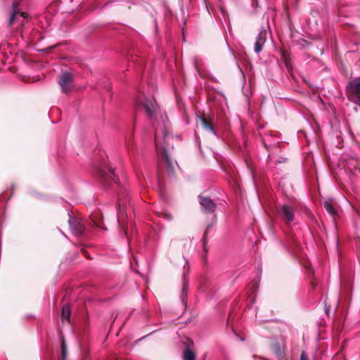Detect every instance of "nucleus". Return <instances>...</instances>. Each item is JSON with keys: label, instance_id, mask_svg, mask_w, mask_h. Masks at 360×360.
I'll return each mask as SVG.
<instances>
[{"label": "nucleus", "instance_id": "nucleus-1", "mask_svg": "<svg viewBox=\"0 0 360 360\" xmlns=\"http://www.w3.org/2000/svg\"><path fill=\"white\" fill-rule=\"evenodd\" d=\"M136 105L143 107L148 119L153 123L158 121V117L162 119V124L167 128L169 124L166 113L162 112L159 105L154 98H147L144 94L139 96L136 99Z\"/></svg>", "mask_w": 360, "mask_h": 360}, {"label": "nucleus", "instance_id": "nucleus-2", "mask_svg": "<svg viewBox=\"0 0 360 360\" xmlns=\"http://www.w3.org/2000/svg\"><path fill=\"white\" fill-rule=\"evenodd\" d=\"M129 202L128 193L125 191L120 194L117 199V223L120 229H122L125 236L128 238L127 228L126 221L127 214V202Z\"/></svg>", "mask_w": 360, "mask_h": 360}, {"label": "nucleus", "instance_id": "nucleus-3", "mask_svg": "<svg viewBox=\"0 0 360 360\" xmlns=\"http://www.w3.org/2000/svg\"><path fill=\"white\" fill-rule=\"evenodd\" d=\"M348 99L360 107V78L351 81L347 87Z\"/></svg>", "mask_w": 360, "mask_h": 360}, {"label": "nucleus", "instance_id": "nucleus-4", "mask_svg": "<svg viewBox=\"0 0 360 360\" xmlns=\"http://www.w3.org/2000/svg\"><path fill=\"white\" fill-rule=\"evenodd\" d=\"M97 174L98 177L103 182L108 184L110 181L117 182V178L115 176L112 167L108 166L105 162L102 163L97 169Z\"/></svg>", "mask_w": 360, "mask_h": 360}, {"label": "nucleus", "instance_id": "nucleus-5", "mask_svg": "<svg viewBox=\"0 0 360 360\" xmlns=\"http://www.w3.org/2000/svg\"><path fill=\"white\" fill-rule=\"evenodd\" d=\"M73 75L68 72H63L58 77V84L64 94L70 93L73 86Z\"/></svg>", "mask_w": 360, "mask_h": 360}, {"label": "nucleus", "instance_id": "nucleus-6", "mask_svg": "<svg viewBox=\"0 0 360 360\" xmlns=\"http://www.w3.org/2000/svg\"><path fill=\"white\" fill-rule=\"evenodd\" d=\"M68 223L74 234L79 236L84 233L85 226L80 219L70 217Z\"/></svg>", "mask_w": 360, "mask_h": 360}, {"label": "nucleus", "instance_id": "nucleus-7", "mask_svg": "<svg viewBox=\"0 0 360 360\" xmlns=\"http://www.w3.org/2000/svg\"><path fill=\"white\" fill-rule=\"evenodd\" d=\"M278 212L286 224L294 220V210L287 205H283L278 209Z\"/></svg>", "mask_w": 360, "mask_h": 360}, {"label": "nucleus", "instance_id": "nucleus-8", "mask_svg": "<svg viewBox=\"0 0 360 360\" xmlns=\"http://www.w3.org/2000/svg\"><path fill=\"white\" fill-rule=\"evenodd\" d=\"M199 202L204 212L212 214L215 212L217 205L210 198L199 196Z\"/></svg>", "mask_w": 360, "mask_h": 360}, {"label": "nucleus", "instance_id": "nucleus-9", "mask_svg": "<svg viewBox=\"0 0 360 360\" xmlns=\"http://www.w3.org/2000/svg\"><path fill=\"white\" fill-rule=\"evenodd\" d=\"M266 31L264 29L258 34L255 43V51L256 53H259L262 51L263 45L265 44L266 40Z\"/></svg>", "mask_w": 360, "mask_h": 360}, {"label": "nucleus", "instance_id": "nucleus-10", "mask_svg": "<svg viewBox=\"0 0 360 360\" xmlns=\"http://www.w3.org/2000/svg\"><path fill=\"white\" fill-rule=\"evenodd\" d=\"M200 120L202 127L205 129H206L207 131H208L210 132L215 134L214 127H213V124H212V120L210 118L207 117L205 115H203L201 117H200Z\"/></svg>", "mask_w": 360, "mask_h": 360}, {"label": "nucleus", "instance_id": "nucleus-11", "mask_svg": "<svg viewBox=\"0 0 360 360\" xmlns=\"http://www.w3.org/2000/svg\"><path fill=\"white\" fill-rule=\"evenodd\" d=\"M23 22V20H20L19 17V12H12L8 22V27H11L16 23L19 26H22Z\"/></svg>", "mask_w": 360, "mask_h": 360}, {"label": "nucleus", "instance_id": "nucleus-12", "mask_svg": "<svg viewBox=\"0 0 360 360\" xmlns=\"http://www.w3.org/2000/svg\"><path fill=\"white\" fill-rule=\"evenodd\" d=\"M271 349L278 359H282L283 357L281 345L278 341L275 340L271 343Z\"/></svg>", "mask_w": 360, "mask_h": 360}, {"label": "nucleus", "instance_id": "nucleus-13", "mask_svg": "<svg viewBox=\"0 0 360 360\" xmlns=\"http://www.w3.org/2000/svg\"><path fill=\"white\" fill-rule=\"evenodd\" d=\"M323 207L326 211L335 219L338 217L337 212L331 202L325 201L323 202Z\"/></svg>", "mask_w": 360, "mask_h": 360}, {"label": "nucleus", "instance_id": "nucleus-14", "mask_svg": "<svg viewBox=\"0 0 360 360\" xmlns=\"http://www.w3.org/2000/svg\"><path fill=\"white\" fill-rule=\"evenodd\" d=\"M70 316H71V310H70V306L64 305L62 308V311H61V320L63 321H67L68 322H70Z\"/></svg>", "mask_w": 360, "mask_h": 360}, {"label": "nucleus", "instance_id": "nucleus-15", "mask_svg": "<svg viewBox=\"0 0 360 360\" xmlns=\"http://www.w3.org/2000/svg\"><path fill=\"white\" fill-rule=\"evenodd\" d=\"M68 356V348L66 342L64 338L61 339L60 343V354L59 356L60 360H66Z\"/></svg>", "mask_w": 360, "mask_h": 360}, {"label": "nucleus", "instance_id": "nucleus-16", "mask_svg": "<svg viewBox=\"0 0 360 360\" xmlns=\"http://www.w3.org/2000/svg\"><path fill=\"white\" fill-rule=\"evenodd\" d=\"M162 159L164 160V161L165 162L166 167H167V170L169 172H173V165H172V163L169 158V155H168L165 148H164L163 153L162 154Z\"/></svg>", "mask_w": 360, "mask_h": 360}, {"label": "nucleus", "instance_id": "nucleus-17", "mask_svg": "<svg viewBox=\"0 0 360 360\" xmlns=\"http://www.w3.org/2000/svg\"><path fill=\"white\" fill-rule=\"evenodd\" d=\"M184 360H196V355L195 352L190 348H186L184 352Z\"/></svg>", "mask_w": 360, "mask_h": 360}, {"label": "nucleus", "instance_id": "nucleus-18", "mask_svg": "<svg viewBox=\"0 0 360 360\" xmlns=\"http://www.w3.org/2000/svg\"><path fill=\"white\" fill-rule=\"evenodd\" d=\"M188 289V283L185 278H184L182 290H181V292L180 295V297L183 302H184L185 297L187 295Z\"/></svg>", "mask_w": 360, "mask_h": 360}, {"label": "nucleus", "instance_id": "nucleus-19", "mask_svg": "<svg viewBox=\"0 0 360 360\" xmlns=\"http://www.w3.org/2000/svg\"><path fill=\"white\" fill-rule=\"evenodd\" d=\"M211 227H212V224L207 225V229L205 231L203 236H202V246H203V250L205 252L207 251V249H206V247H207V236H208L209 229Z\"/></svg>", "mask_w": 360, "mask_h": 360}, {"label": "nucleus", "instance_id": "nucleus-20", "mask_svg": "<svg viewBox=\"0 0 360 360\" xmlns=\"http://www.w3.org/2000/svg\"><path fill=\"white\" fill-rule=\"evenodd\" d=\"M120 6L124 10L131 8V1L130 0H123L121 1Z\"/></svg>", "mask_w": 360, "mask_h": 360}, {"label": "nucleus", "instance_id": "nucleus-21", "mask_svg": "<svg viewBox=\"0 0 360 360\" xmlns=\"http://www.w3.org/2000/svg\"><path fill=\"white\" fill-rule=\"evenodd\" d=\"M19 6V2L17 1H15L13 2L12 8H13V12H19L18 7Z\"/></svg>", "mask_w": 360, "mask_h": 360}, {"label": "nucleus", "instance_id": "nucleus-22", "mask_svg": "<svg viewBox=\"0 0 360 360\" xmlns=\"http://www.w3.org/2000/svg\"><path fill=\"white\" fill-rule=\"evenodd\" d=\"M300 360H308L307 355L304 352H302L300 356Z\"/></svg>", "mask_w": 360, "mask_h": 360}, {"label": "nucleus", "instance_id": "nucleus-23", "mask_svg": "<svg viewBox=\"0 0 360 360\" xmlns=\"http://www.w3.org/2000/svg\"><path fill=\"white\" fill-rule=\"evenodd\" d=\"M169 134H168V132L167 131H165L164 132V134H163V138H164V140H165V144H167V139L169 138Z\"/></svg>", "mask_w": 360, "mask_h": 360}, {"label": "nucleus", "instance_id": "nucleus-24", "mask_svg": "<svg viewBox=\"0 0 360 360\" xmlns=\"http://www.w3.org/2000/svg\"><path fill=\"white\" fill-rule=\"evenodd\" d=\"M19 17H22L23 18H26L27 17V14L25 12H20L19 11Z\"/></svg>", "mask_w": 360, "mask_h": 360}, {"label": "nucleus", "instance_id": "nucleus-25", "mask_svg": "<svg viewBox=\"0 0 360 360\" xmlns=\"http://www.w3.org/2000/svg\"><path fill=\"white\" fill-rule=\"evenodd\" d=\"M165 217L167 218V219H172V217L169 214H165Z\"/></svg>", "mask_w": 360, "mask_h": 360}]
</instances>
